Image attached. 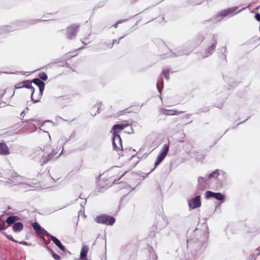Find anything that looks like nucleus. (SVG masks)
<instances>
[{"instance_id":"16","label":"nucleus","mask_w":260,"mask_h":260,"mask_svg":"<svg viewBox=\"0 0 260 260\" xmlns=\"http://www.w3.org/2000/svg\"><path fill=\"white\" fill-rule=\"evenodd\" d=\"M23 229V225L22 222H17L14 223L13 225V230L15 232H19L22 231Z\"/></svg>"},{"instance_id":"38","label":"nucleus","mask_w":260,"mask_h":260,"mask_svg":"<svg viewBox=\"0 0 260 260\" xmlns=\"http://www.w3.org/2000/svg\"><path fill=\"white\" fill-rule=\"evenodd\" d=\"M124 112H125V113H126V110H124Z\"/></svg>"},{"instance_id":"24","label":"nucleus","mask_w":260,"mask_h":260,"mask_svg":"<svg viewBox=\"0 0 260 260\" xmlns=\"http://www.w3.org/2000/svg\"><path fill=\"white\" fill-rule=\"evenodd\" d=\"M39 78L43 80L46 81L47 79V76L44 72H41L39 74Z\"/></svg>"},{"instance_id":"13","label":"nucleus","mask_w":260,"mask_h":260,"mask_svg":"<svg viewBox=\"0 0 260 260\" xmlns=\"http://www.w3.org/2000/svg\"><path fill=\"white\" fill-rule=\"evenodd\" d=\"M10 154L8 147L5 143H0V154L6 155Z\"/></svg>"},{"instance_id":"7","label":"nucleus","mask_w":260,"mask_h":260,"mask_svg":"<svg viewBox=\"0 0 260 260\" xmlns=\"http://www.w3.org/2000/svg\"><path fill=\"white\" fill-rule=\"evenodd\" d=\"M211 43V45L208 47L205 52V55L204 56V57H208V56L211 55L216 48L217 42V40L214 39V38H212Z\"/></svg>"},{"instance_id":"21","label":"nucleus","mask_w":260,"mask_h":260,"mask_svg":"<svg viewBox=\"0 0 260 260\" xmlns=\"http://www.w3.org/2000/svg\"><path fill=\"white\" fill-rule=\"evenodd\" d=\"M4 215H0V231L3 230H6V229L8 228V226H6L5 221L2 219Z\"/></svg>"},{"instance_id":"14","label":"nucleus","mask_w":260,"mask_h":260,"mask_svg":"<svg viewBox=\"0 0 260 260\" xmlns=\"http://www.w3.org/2000/svg\"><path fill=\"white\" fill-rule=\"evenodd\" d=\"M89 248L86 245H83L82 247L80 258L82 260H85L86 259L87 254L88 252Z\"/></svg>"},{"instance_id":"39","label":"nucleus","mask_w":260,"mask_h":260,"mask_svg":"<svg viewBox=\"0 0 260 260\" xmlns=\"http://www.w3.org/2000/svg\"><path fill=\"white\" fill-rule=\"evenodd\" d=\"M124 112H125V113H126V110H124Z\"/></svg>"},{"instance_id":"25","label":"nucleus","mask_w":260,"mask_h":260,"mask_svg":"<svg viewBox=\"0 0 260 260\" xmlns=\"http://www.w3.org/2000/svg\"><path fill=\"white\" fill-rule=\"evenodd\" d=\"M51 253L52 254V257L55 259V260H61V258L59 255L54 253V252L50 249Z\"/></svg>"},{"instance_id":"18","label":"nucleus","mask_w":260,"mask_h":260,"mask_svg":"<svg viewBox=\"0 0 260 260\" xmlns=\"http://www.w3.org/2000/svg\"><path fill=\"white\" fill-rule=\"evenodd\" d=\"M135 159H136V156L134 155L131 157V158L129 159V160L128 162V163L130 164L129 168H133L135 167L136 166V165L138 164L139 161L137 159L135 160Z\"/></svg>"},{"instance_id":"1","label":"nucleus","mask_w":260,"mask_h":260,"mask_svg":"<svg viewBox=\"0 0 260 260\" xmlns=\"http://www.w3.org/2000/svg\"><path fill=\"white\" fill-rule=\"evenodd\" d=\"M131 125L127 121H124L122 123L114 124L112 128V136H114V141L117 140L119 142V133L125 128Z\"/></svg>"},{"instance_id":"22","label":"nucleus","mask_w":260,"mask_h":260,"mask_svg":"<svg viewBox=\"0 0 260 260\" xmlns=\"http://www.w3.org/2000/svg\"><path fill=\"white\" fill-rule=\"evenodd\" d=\"M191 116L189 114H186L184 115L182 117V119H185L186 120L184 121V123L187 124L191 122V120H190V116Z\"/></svg>"},{"instance_id":"29","label":"nucleus","mask_w":260,"mask_h":260,"mask_svg":"<svg viewBox=\"0 0 260 260\" xmlns=\"http://www.w3.org/2000/svg\"><path fill=\"white\" fill-rule=\"evenodd\" d=\"M236 9H237V8L233 7V8H229L227 10H228L229 13L230 14L231 12H233L234 11L236 10Z\"/></svg>"},{"instance_id":"26","label":"nucleus","mask_w":260,"mask_h":260,"mask_svg":"<svg viewBox=\"0 0 260 260\" xmlns=\"http://www.w3.org/2000/svg\"><path fill=\"white\" fill-rule=\"evenodd\" d=\"M75 52H76L75 51H74L72 52H69L68 53H67L66 54L67 57H68V58H70L71 57L76 56L77 55V54Z\"/></svg>"},{"instance_id":"27","label":"nucleus","mask_w":260,"mask_h":260,"mask_svg":"<svg viewBox=\"0 0 260 260\" xmlns=\"http://www.w3.org/2000/svg\"><path fill=\"white\" fill-rule=\"evenodd\" d=\"M229 14V13L228 10L226 9V10L221 11L220 12L219 15L221 16H226L228 15Z\"/></svg>"},{"instance_id":"15","label":"nucleus","mask_w":260,"mask_h":260,"mask_svg":"<svg viewBox=\"0 0 260 260\" xmlns=\"http://www.w3.org/2000/svg\"><path fill=\"white\" fill-rule=\"evenodd\" d=\"M20 219V217L17 216H10L8 217L6 220L5 222L8 224V228L12 224L15 223V221Z\"/></svg>"},{"instance_id":"33","label":"nucleus","mask_w":260,"mask_h":260,"mask_svg":"<svg viewBox=\"0 0 260 260\" xmlns=\"http://www.w3.org/2000/svg\"><path fill=\"white\" fill-rule=\"evenodd\" d=\"M125 173H124L123 174H122L121 176H120V178H121L124 175Z\"/></svg>"},{"instance_id":"34","label":"nucleus","mask_w":260,"mask_h":260,"mask_svg":"<svg viewBox=\"0 0 260 260\" xmlns=\"http://www.w3.org/2000/svg\"><path fill=\"white\" fill-rule=\"evenodd\" d=\"M6 27L7 28H8L9 27V26H6Z\"/></svg>"},{"instance_id":"5","label":"nucleus","mask_w":260,"mask_h":260,"mask_svg":"<svg viewBox=\"0 0 260 260\" xmlns=\"http://www.w3.org/2000/svg\"><path fill=\"white\" fill-rule=\"evenodd\" d=\"M113 140V148L116 150H120V153L119 154V156L121 157L127 155L128 153V151L127 150H123L122 149V141L121 138L120 137L119 142L117 140H115L114 141V136L112 137Z\"/></svg>"},{"instance_id":"31","label":"nucleus","mask_w":260,"mask_h":260,"mask_svg":"<svg viewBox=\"0 0 260 260\" xmlns=\"http://www.w3.org/2000/svg\"><path fill=\"white\" fill-rule=\"evenodd\" d=\"M198 181L199 183L204 182V178L203 177H200L199 178Z\"/></svg>"},{"instance_id":"3","label":"nucleus","mask_w":260,"mask_h":260,"mask_svg":"<svg viewBox=\"0 0 260 260\" xmlns=\"http://www.w3.org/2000/svg\"><path fill=\"white\" fill-rule=\"evenodd\" d=\"M95 220L98 223L112 225L115 222V218L112 216L103 214L97 216Z\"/></svg>"},{"instance_id":"11","label":"nucleus","mask_w":260,"mask_h":260,"mask_svg":"<svg viewBox=\"0 0 260 260\" xmlns=\"http://www.w3.org/2000/svg\"><path fill=\"white\" fill-rule=\"evenodd\" d=\"M31 82L32 83H34L36 85L39 86L40 96H42L43 91L45 88V83L38 78L34 79Z\"/></svg>"},{"instance_id":"12","label":"nucleus","mask_w":260,"mask_h":260,"mask_svg":"<svg viewBox=\"0 0 260 260\" xmlns=\"http://www.w3.org/2000/svg\"><path fill=\"white\" fill-rule=\"evenodd\" d=\"M51 240L53 243L61 250L65 251L66 250L64 246H63L60 241L56 237L53 236L49 235Z\"/></svg>"},{"instance_id":"20","label":"nucleus","mask_w":260,"mask_h":260,"mask_svg":"<svg viewBox=\"0 0 260 260\" xmlns=\"http://www.w3.org/2000/svg\"><path fill=\"white\" fill-rule=\"evenodd\" d=\"M123 37H121L118 40H113L112 42L109 43V44H106L107 47L109 48H111L113 46V45L116 43L117 44H119L120 42V40Z\"/></svg>"},{"instance_id":"35","label":"nucleus","mask_w":260,"mask_h":260,"mask_svg":"<svg viewBox=\"0 0 260 260\" xmlns=\"http://www.w3.org/2000/svg\"><path fill=\"white\" fill-rule=\"evenodd\" d=\"M5 104V103H4V104H3L2 106H4Z\"/></svg>"},{"instance_id":"2","label":"nucleus","mask_w":260,"mask_h":260,"mask_svg":"<svg viewBox=\"0 0 260 260\" xmlns=\"http://www.w3.org/2000/svg\"><path fill=\"white\" fill-rule=\"evenodd\" d=\"M23 87L30 89L31 98L32 101L35 103L39 101V99L35 98V88L32 86V82H31V81L25 80L22 82H19L15 85V89H19Z\"/></svg>"},{"instance_id":"19","label":"nucleus","mask_w":260,"mask_h":260,"mask_svg":"<svg viewBox=\"0 0 260 260\" xmlns=\"http://www.w3.org/2000/svg\"><path fill=\"white\" fill-rule=\"evenodd\" d=\"M220 175V171L219 170L217 169L216 170L213 171L211 172L209 175V179H211L212 178H218V177Z\"/></svg>"},{"instance_id":"6","label":"nucleus","mask_w":260,"mask_h":260,"mask_svg":"<svg viewBox=\"0 0 260 260\" xmlns=\"http://www.w3.org/2000/svg\"><path fill=\"white\" fill-rule=\"evenodd\" d=\"M169 150V145L168 144H165L161 152L157 157V160L155 162V167L152 169V171L164 159L168 153Z\"/></svg>"},{"instance_id":"17","label":"nucleus","mask_w":260,"mask_h":260,"mask_svg":"<svg viewBox=\"0 0 260 260\" xmlns=\"http://www.w3.org/2000/svg\"><path fill=\"white\" fill-rule=\"evenodd\" d=\"M182 112L177 111L174 110H165L164 111V114L167 116L179 115Z\"/></svg>"},{"instance_id":"10","label":"nucleus","mask_w":260,"mask_h":260,"mask_svg":"<svg viewBox=\"0 0 260 260\" xmlns=\"http://www.w3.org/2000/svg\"><path fill=\"white\" fill-rule=\"evenodd\" d=\"M31 226H32L34 230L36 232V233L41 236V237H44V234L43 233V230L40 225L37 222H33L31 223Z\"/></svg>"},{"instance_id":"36","label":"nucleus","mask_w":260,"mask_h":260,"mask_svg":"<svg viewBox=\"0 0 260 260\" xmlns=\"http://www.w3.org/2000/svg\"><path fill=\"white\" fill-rule=\"evenodd\" d=\"M117 27V24H115V27Z\"/></svg>"},{"instance_id":"32","label":"nucleus","mask_w":260,"mask_h":260,"mask_svg":"<svg viewBox=\"0 0 260 260\" xmlns=\"http://www.w3.org/2000/svg\"><path fill=\"white\" fill-rule=\"evenodd\" d=\"M20 244H22V245H28V244L27 243V242H25V241L21 242H20Z\"/></svg>"},{"instance_id":"28","label":"nucleus","mask_w":260,"mask_h":260,"mask_svg":"<svg viewBox=\"0 0 260 260\" xmlns=\"http://www.w3.org/2000/svg\"><path fill=\"white\" fill-rule=\"evenodd\" d=\"M4 235L6 236V237H7L8 239H9V240H11V241H14V242H17V241H15V240L14 239V238H13V237L12 236V235H8V234H6V233H4Z\"/></svg>"},{"instance_id":"23","label":"nucleus","mask_w":260,"mask_h":260,"mask_svg":"<svg viewBox=\"0 0 260 260\" xmlns=\"http://www.w3.org/2000/svg\"><path fill=\"white\" fill-rule=\"evenodd\" d=\"M162 75L167 80H169V71L168 70H165L162 72Z\"/></svg>"},{"instance_id":"37","label":"nucleus","mask_w":260,"mask_h":260,"mask_svg":"<svg viewBox=\"0 0 260 260\" xmlns=\"http://www.w3.org/2000/svg\"><path fill=\"white\" fill-rule=\"evenodd\" d=\"M124 112H125V113H126V110H124Z\"/></svg>"},{"instance_id":"9","label":"nucleus","mask_w":260,"mask_h":260,"mask_svg":"<svg viewBox=\"0 0 260 260\" xmlns=\"http://www.w3.org/2000/svg\"><path fill=\"white\" fill-rule=\"evenodd\" d=\"M206 197L207 198H214L217 200H223L224 196L221 193H215L211 191H207L206 192Z\"/></svg>"},{"instance_id":"8","label":"nucleus","mask_w":260,"mask_h":260,"mask_svg":"<svg viewBox=\"0 0 260 260\" xmlns=\"http://www.w3.org/2000/svg\"><path fill=\"white\" fill-rule=\"evenodd\" d=\"M189 206L191 209H195L201 206V197L198 196L190 200L189 202Z\"/></svg>"},{"instance_id":"30","label":"nucleus","mask_w":260,"mask_h":260,"mask_svg":"<svg viewBox=\"0 0 260 260\" xmlns=\"http://www.w3.org/2000/svg\"><path fill=\"white\" fill-rule=\"evenodd\" d=\"M255 18L258 21H260V14L257 13L255 16Z\"/></svg>"},{"instance_id":"4","label":"nucleus","mask_w":260,"mask_h":260,"mask_svg":"<svg viewBox=\"0 0 260 260\" xmlns=\"http://www.w3.org/2000/svg\"><path fill=\"white\" fill-rule=\"evenodd\" d=\"M80 28V24L73 23L67 27L66 35L69 39L72 40L75 38Z\"/></svg>"}]
</instances>
